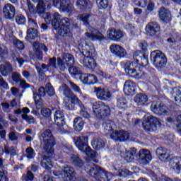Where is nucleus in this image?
I'll list each match as a JSON object with an SVG mask.
<instances>
[{
  "mask_svg": "<svg viewBox=\"0 0 181 181\" xmlns=\"http://www.w3.org/2000/svg\"><path fill=\"white\" fill-rule=\"evenodd\" d=\"M40 139L41 141V146L42 149L49 154V156H43L41 160V166L44 169L49 170L53 168V163H52V158L54 154V137L52 134L51 129H45L41 132L40 135Z\"/></svg>",
  "mask_w": 181,
  "mask_h": 181,
  "instance_id": "nucleus-1",
  "label": "nucleus"
},
{
  "mask_svg": "<svg viewBox=\"0 0 181 181\" xmlns=\"http://www.w3.org/2000/svg\"><path fill=\"white\" fill-rule=\"evenodd\" d=\"M122 156H124V159L127 162H132L135 158L137 159L140 165H148L152 160V154L151 151L146 149H141L136 153V148H133L130 151H120Z\"/></svg>",
  "mask_w": 181,
  "mask_h": 181,
  "instance_id": "nucleus-2",
  "label": "nucleus"
},
{
  "mask_svg": "<svg viewBox=\"0 0 181 181\" xmlns=\"http://www.w3.org/2000/svg\"><path fill=\"white\" fill-rule=\"evenodd\" d=\"M52 25L54 29L58 30L60 36H71L70 20L67 18H62V15L58 12L52 13Z\"/></svg>",
  "mask_w": 181,
  "mask_h": 181,
  "instance_id": "nucleus-3",
  "label": "nucleus"
},
{
  "mask_svg": "<svg viewBox=\"0 0 181 181\" xmlns=\"http://www.w3.org/2000/svg\"><path fill=\"white\" fill-rule=\"evenodd\" d=\"M74 142L76 146L78 148L81 152H83L93 160L95 163H98V160L97 159V153L91 149L88 146V136H80L74 138Z\"/></svg>",
  "mask_w": 181,
  "mask_h": 181,
  "instance_id": "nucleus-4",
  "label": "nucleus"
},
{
  "mask_svg": "<svg viewBox=\"0 0 181 181\" xmlns=\"http://www.w3.org/2000/svg\"><path fill=\"white\" fill-rule=\"evenodd\" d=\"M85 171L98 181H108L112 177L111 173H107L100 166L94 164L92 165H86Z\"/></svg>",
  "mask_w": 181,
  "mask_h": 181,
  "instance_id": "nucleus-5",
  "label": "nucleus"
},
{
  "mask_svg": "<svg viewBox=\"0 0 181 181\" xmlns=\"http://www.w3.org/2000/svg\"><path fill=\"white\" fill-rule=\"evenodd\" d=\"M123 64L126 73L131 74L134 78H141V80L146 78V74L144 71L143 66H139L138 64L131 61L123 62Z\"/></svg>",
  "mask_w": 181,
  "mask_h": 181,
  "instance_id": "nucleus-6",
  "label": "nucleus"
},
{
  "mask_svg": "<svg viewBox=\"0 0 181 181\" xmlns=\"http://www.w3.org/2000/svg\"><path fill=\"white\" fill-rule=\"evenodd\" d=\"M93 112L94 115L98 117V118L110 117L111 115V108H110V106L101 101L96 102L93 104Z\"/></svg>",
  "mask_w": 181,
  "mask_h": 181,
  "instance_id": "nucleus-7",
  "label": "nucleus"
},
{
  "mask_svg": "<svg viewBox=\"0 0 181 181\" xmlns=\"http://www.w3.org/2000/svg\"><path fill=\"white\" fill-rule=\"evenodd\" d=\"M150 59L153 66L157 69H162L166 66V56L162 52L156 50L151 52L150 54Z\"/></svg>",
  "mask_w": 181,
  "mask_h": 181,
  "instance_id": "nucleus-8",
  "label": "nucleus"
},
{
  "mask_svg": "<svg viewBox=\"0 0 181 181\" xmlns=\"http://www.w3.org/2000/svg\"><path fill=\"white\" fill-rule=\"evenodd\" d=\"M59 175L64 181H87L84 177L77 179L74 168L70 165L64 166Z\"/></svg>",
  "mask_w": 181,
  "mask_h": 181,
  "instance_id": "nucleus-9",
  "label": "nucleus"
},
{
  "mask_svg": "<svg viewBox=\"0 0 181 181\" xmlns=\"http://www.w3.org/2000/svg\"><path fill=\"white\" fill-rule=\"evenodd\" d=\"M142 127L148 132H153L158 128H160V121L153 116H148L142 122Z\"/></svg>",
  "mask_w": 181,
  "mask_h": 181,
  "instance_id": "nucleus-10",
  "label": "nucleus"
},
{
  "mask_svg": "<svg viewBox=\"0 0 181 181\" xmlns=\"http://www.w3.org/2000/svg\"><path fill=\"white\" fill-rule=\"evenodd\" d=\"M35 4H37L36 7V12L38 15L42 16L44 18L46 23H52L53 16L49 12L45 13L46 9V4L44 0H32Z\"/></svg>",
  "mask_w": 181,
  "mask_h": 181,
  "instance_id": "nucleus-11",
  "label": "nucleus"
},
{
  "mask_svg": "<svg viewBox=\"0 0 181 181\" xmlns=\"http://www.w3.org/2000/svg\"><path fill=\"white\" fill-rule=\"evenodd\" d=\"M52 5L55 8L58 9H61L62 12L65 13H73L74 11V7L71 4L69 3V0H52Z\"/></svg>",
  "mask_w": 181,
  "mask_h": 181,
  "instance_id": "nucleus-12",
  "label": "nucleus"
},
{
  "mask_svg": "<svg viewBox=\"0 0 181 181\" xmlns=\"http://www.w3.org/2000/svg\"><path fill=\"white\" fill-rule=\"evenodd\" d=\"M94 93L96 94L97 98L102 101H107L111 98V93L107 88H94Z\"/></svg>",
  "mask_w": 181,
  "mask_h": 181,
  "instance_id": "nucleus-13",
  "label": "nucleus"
},
{
  "mask_svg": "<svg viewBox=\"0 0 181 181\" xmlns=\"http://www.w3.org/2000/svg\"><path fill=\"white\" fill-rule=\"evenodd\" d=\"M110 138L116 142H125L129 139V133L124 130L116 131L110 134Z\"/></svg>",
  "mask_w": 181,
  "mask_h": 181,
  "instance_id": "nucleus-14",
  "label": "nucleus"
},
{
  "mask_svg": "<svg viewBox=\"0 0 181 181\" xmlns=\"http://www.w3.org/2000/svg\"><path fill=\"white\" fill-rule=\"evenodd\" d=\"M110 50L112 54H115V56L119 59L127 57V50L119 45L112 44L110 47Z\"/></svg>",
  "mask_w": 181,
  "mask_h": 181,
  "instance_id": "nucleus-15",
  "label": "nucleus"
},
{
  "mask_svg": "<svg viewBox=\"0 0 181 181\" xmlns=\"http://www.w3.org/2000/svg\"><path fill=\"white\" fill-rule=\"evenodd\" d=\"M107 36L110 40L119 42L124 37V33L115 28H110L107 31Z\"/></svg>",
  "mask_w": 181,
  "mask_h": 181,
  "instance_id": "nucleus-16",
  "label": "nucleus"
},
{
  "mask_svg": "<svg viewBox=\"0 0 181 181\" xmlns=\"http://www.w3.org/2000/svg\"><path fill=\"white\" fill-rule=\"evenodd\" d=\"M3 15L6 19H13L16 15L15 6L11 4H6L3 7Z\"/></svg>",
  "mask_w": 181,
  "mask_h": 181,
  "instance_id": "nucleus-17",
  "label": "nucleus"
},
{
  "mask_svg": "<svg viewBox=\"0 0 181 181\" xmlns=\"http://www.w3.org/2000/svg\"><path fill=\"white\" fill-rule=\"evenodd\" d=\"M91 32L92 33H85L86 37L90 39V40H93V42H97V40H98V42H103V40H106V37L103 35V33L98 30L92 28Z\"/></svg>",
  "mask_w": 181,
  "mask_h": 181,
  "instance_id": "nucleus-18",
  "label": "nucleus"
},
{
  "mask_svg": "<svg viewBox=\"0 0 181 181\" xmlns=\"http://www.w3.org/2000/svg\"><path fill=\"white\" fill-rule=\"evenodd\" d=\"M160 30V26L155 21H151L146 26V32L148 36H155V35L159 33Z\"/></svg>",
  "mask_w": 181,
  "mask_h": 181,
  "instance_id": "nucleus-19",
  "label": "nucleus"
},
{
  "mask_svg": "<svg viewBox=\"0 0 181 181\" xmlns=\"http://www.w3.org/2000/svg\"><path fill=\"white\" fill-rule=\"evenodd\" d=\"M151 110L157 115H166L168 114L166 106L162 105L158 102H153L151 104Z\"/></svg>",
  "mask_w": 181,
  "mask_h": 181,
  "instance_id": "nucleus-20",
  "label": "nucleus"
},
{
  "mask_svg": "<svg viewBox=\"0 0 181 181\" xmlns=\"http://www.w3.org/2000/svg\"><path fill=\"white\" fill-rule=\"evenodd\" d=\"M136 84L131 80L126 81L124 84L123 91L126 95H134L135 94Z\"/></svg>",
  "mask_w": 181,
  "mask_h": 181,
  "instance_id": "nucleus-21",
  "label": "nucleus"
},
{
  "mask_svg": "<svg viewBox=\"0 0 181 181\" xmlns=\"http://www.w3.org/2000/svg\"><path fill=\"white\" fill-rule=\"evenodd\" d=\"M11 78L14 83H20V86L22 88H29L30 87V85L26 83V81L22 78L21 74L18 72H13L11 75Z\"/></svg>",
  "mask_w": 181,
  "mask_h": 181,
  "instance_id": "nucleus-22",
  "label": "nucleus"
},
{
  "mask_svg": "<svg viewBox=\"0 0 181 181\" xmlns=\"http://www.w3.org/2000/svg\"><path fill=\"white\" fill-rule=\"evenodd\" d=\"M158 16L163 22H165L166 23H168V22H170V20L172 19L170 11L165 7H161L159 9Z\"/></svg>",
  "mask_w": 181,
  "mask_h": 181,
  "instance_id": "nucleus-23",
  "label": "nucleus"
},
{
  "mask_svg": "<svg viewBox=\"0 0 181 181\" xmlns=\"http://www.w3.org/2000/svg\"><path fill=\"white\" fill-rule=\"evenodd\" d=\"M156 155L163 162H168L170 159L169 151L162 147L157 148Z\"/></svg>",
  "mask_w": 181,
  "mask_h": 181,
  "instance_id": "nucleus-24",
  "label": "nucleus"
},
{
  "mask_svg": "<svg viewBox=\"0 0 181 181\" xmlns=\"http://www.w3.org/2000/svg\"><path fill=\"white\" fill-rule=\"evenodd\" d=\"M54 119L55 124L59 128H61V127H64V125H66L64 113H63V112L60 110L56 111L54 115Z\"/></svg>",
  "mask_w": 181,
  "mask_h": 181,
  "instance_id": "nucleus-25",
  "label": "nucleus"
},
{
  "mask_svg": "<svg viewBox=\"0 0 181 181\" xmlns=\"http://www.w3.org/2000/svg\"><path fill=\"white\" fill-rule=\"evenodd\" d=\"M13 71L12 64L9 62H4L0 65V73L4 77H8V74H11Z\"/></svg>",
  "mask_w": 181,
  "mask_h": 181,
  "instance_id": "nucleus-26",
  "label": "nucleus"
},
{
  "mask_svg": "<svg viewBox=\"0 0 181 181\" xmlns=\"http://www.w3.org/2000/svg\"><path fill=\"white\" fill-rule=\"evenodd\" d=\"M170 166L177 173H180L181 172V158L175 157L170 160Z\"/></svg>",
  "mask_w": 181,
  "mask_h": 181,
  "instance_id": "nucleus-27",
  "label": "nucleus"
},
{
  "mask_svg": "<svg viewBox=\"0 0 181 181\" xmlns=\"http://www.w3.org/2000/svg\"><path fill=\"white\" fill-rule=\"evenodd\" d=\"M81 63H82L85 67H87V69H95L97 66L95 59L90 57H84L81 61Z\"/></svg>",
  "mask_w": 181,
  "mask_h": 181,
  "instance_id": "nucleus-28",
  "label": "nucleus"
},
{
  "mask_svg": "<svg viewBox=\"0 0 181 181\" xmlns=\"http://www.w3.org/2000/svg\"><path fill=\"white\" fill-rule=\"evenodd\" d=\"M103 127L105 132H106V134L107 135L110 134L111 135V134H112L114 132L113 131L116 128V126H115V123H114V122H112L111 120H107L103 124Z\"/></svg>",
  "mask_w": 181,
  "mask_h": 181,
  "instance_id": "nucleus-29",
  "label": "nucleus"
},
{
  "mask_svg": "<svg viewBox=\"0 0 181 181\" xmlns=\"http://www.w3.org/2000/svg\"><path fill=\"white\" fill-rule=\"evenodd\" d=\"M59 93L63 94V95L66 97V98H70L74 94V93L71 91V89H70V88L65 83H63L59 88Z\"/></svg>",
  "mask_w": 181,
  "mask_h": 181,
  "instance_id": "nucleus-30",
  "label": "nucleus"
},
{
  "mask_svg": "<svg viewBox=\"0 0 181 181\" xmlns=\"http://www.w3.org/2000/svg\"><path fill=\"white\" fill-rule=\"evenodd\" d=\"M70 159L71 163L73 165V166L79 168L80 169L84 168V161H83V160L78 156L72 155L71 156Z\"/></svg>",
  "mask_w": 181,
  "mask_h": 181,
  "instance_id": "nucleus-31",
  "label": "nucleus"
},
{
  "mask_svg": "<svg viewBox=\"0 0 181 181\" xmlns=\"http://www.w3.org/2000/svg\"><path fill=\"white\" fill-rule=\"evenodd\" d=\"M18 105V103H16V100L13 99L9 103L4 102L1 103V107L4 112H7V114H9L11 110Z\"/></svg>",
  "mask_w": 181,
  "mask_h": 181,
  "instance_id": "nucleus-32",
  "label": "nucleus"
},
{
  "mask_svg": "<svg viewBox=\"0 0 181 181\" xmlns=\"http://www.w3.org/2000/svg\"><path fill=\"white\" fill-rule=\"evenodd\" d=\"M134 101L139 107H143L148 103V96L145 94H138L134 97Z\"/></svg>",
  "mask_w": 181,
  "mask_h": 181,
  "instance_id": "nucleus-33",
  "label": "nucleus"
},
{
  "mask_svg": "<svg viewBox=\"0 0 181 181\" xmlns=\"http://www.w3.org/2000/svg\"><path fill=\"white\" fill-rule=\"evenodd\" d=\"M91 145L93 149L100 151V149H104L105 147V142L101 139H93L91 141Z\"/></svg>",
  "mask_w": 181,
  "mask_h": 181,
  "instance_id": "nucleus-34",
  "label": "nucleus"
},
{
  "mask_svg": "<svg viewBox=\"0 0 181 181\" xmlns=\"http://www.w3.org/2000/svg\"><path fill=\"white\" fill-rule=\"evenodd\" d=\"M170 97L172 100H174L175 103L181 104V88H175L173 89Z\"/></svg>",
  "mask_w": 181,
  "mask_h": 181,
  "instance_id": "nucleus-35",
  "label": "nucleus"
},
{
  "mask_svg": "<svg viewBox=\"0 0 181 181\" xmlns=\"http://www.w3.org/2000/svg\"><path fill=\"white\" fill-rule=\"evenodd\" d=\"M74 129L75 131H77V132H81V131H83V128H84V122L83 121V119L81 117H76L74 119Z\"/></svg>",
  "mask_w": 181,
  "mask_h": 181,
  "instance_id": "nucleus-36",
  "label": "nucleus"
},
{
  "mask_svg": "<svg viewBox=\"0 0 181 181\" xmlns=\"http://www.w3.org/2000/svg\"><path fill=\"white\" fill-rule=\"evenodd\" d=\"M43 44H40L38 42H35L33 44V49L35 52V54L37 57L38 60H42L43 55L42 54V47Z\"/></svg>",
  "mask_w": 181,
  "mask_h": 181,
  "instance_id": "nucleus-37",
  "label": "nucleus"
},
{
  "mask_svg": "<svg viewBox=\"0 0 181 181\" xmlns=\"http://www.w3.org/2000/svg\"><path fill=\"white\" fill-rule=\"evenodd\" d=\"M48 66L49 73H54L55 71H57L59 67L56 62V57H54L52 58H49L48 61Z\"/></svg>",
  "mask_w": 181,
  "mask_h": 181,
  "instance_id": "nucleus-38",
  "label": "nucleus"
},
{
  "mask_svg": "<svg viewBox=\"0 0 181 181\" xmlns=\"http://www.w3.org/2000/svg\"><path fill=\"white\" fill-rule=\"evenodd\" d=\"M63 60L66 62V66H70L74 64V57L71 54L64 53L62 55Z\"/></svg>",
  "mask_w": 181,
  "mask_h": 181,
  "instance_id": "nucleus-39",
  "label": "nucleus"
},
{
  "mask_svg": "<svg viewBox=\"0 0 181 181\" xmlns=\"http://www.w3.org/2000/svg\"><path fill=\"white\" fill-rule=\"evenodd\" d=\"M76 6L78 9H91V5L86 0H78L76 1Z\"/></svg>",
  "mask_w": 181,
  "mask_h": 181,
  "instance_id": "nucleus-40",
  "label": "nucleus"
},
{
  "mask_svg": "<svg viewBox=\"0 0 181 181\" xmlns=\"http://www.w3.org/2000/svg\"><path fill=\"white\" fill-rule=\"evenodd\" d=\"M37 30L36 28H30L27 30V37L31 40H35L37 37Z\"/></svg>",
  "mask_w": 181,
  "mask_h": 181,
  "instance_id": "nucleus-41",
  "label": "nucleus"
},
{
  "mask_svg": "<svg viewBox=\"0 0 181 181\" xmlns=\"http://www.w3.org/2000/svg\"><path fill=\"white\" fill-rule=\"evenodd\" d=\"M77 19L78 21H81V22L83 23V24L85 25V26H88V24L90 23V14H79L77 16Z\"/></svg>",
  "mask_w": 181,
  "mask_h": 181,
  "instance_id": "nucleus-42",
  "label": "nucleus"
},
{
  "mask_svg": "<svg viewBox=\"0 0 181 181\" xmlns=\"http://www.w3.org/2000/svg\"><path fill=\"white\" fill-rule=\"evenodd\" d=\"M80 111L78 112V115L81 117H83V118H86V119H88L90 118V114L87 111H86V107H84V105H81V107H79Z\"/></svg>",
  "mask_w": 181,
  "mask_h": 181,
  "instance_id": "nucleus-43",
  "label": "nucleus"
},
{
  "mask_svg": "<svg viewBox=\"0 0 181 181\" xmlns=\"http://www.w3.org/2000/svg\"><path fill=\"white\" fill-rule=\"evenodd\" d=\"M4 151L7 155L11 154L12 156H16L18 155V151L13 146H11L9 148H8V147L5 146Z\"/></svg>",
  "mask_w": 181,
  "mask_h": 181,
  "instance_id": "nucleus-44",
  "label": "nucleus"
},
{
  "mask_svg": "<svg viewBox=\"0 0 181 181\" xmlns=\"http://www.w3.org/2000/svg\"><path fill=\"white\" fill-rule=\"evenodd\" d=\"M45 90L49 97H53L56 93L54 92V88L52 86V83H48L45 86Z\"/></svg>",
  "mask_w": 181,
  "mask_h": 181,
  "instance_id": "nucleus-45",
  "label": "nucleus"
},
{
  "mask_svg": "<svg viewBox=\"0 0 181 181\" xmlns=\"http://www.w3.org/2000/svg\"><path fill=\"white\" fill-rule=\"evenodd\" d=\"M69 98H71V103L73 105H78L79 107L83 105V103H81V100H80L74 93Z\"/></svg>",
  "mask_w": 181,
  "mask_h": 181,
  "instance_id": "nucleus-46",
  "label": "nucleus"
},
{
  "mask_svg": "<svg viewBox=\"0 0 181 181\" xmlns=\"http://www.w3.org/2000/svg\"><path fill=\"white\" fill-rule=\"evenodd\" d=\"M16 22L18 25H25L26 23V18L22 14H18L16 16Z\"/></svg>",
  "mask_w": 181,
  "mask_h": 181,
  "instance_id": "nucleus-47",
  "label": "nucleus"
},
{
  "mask_svg": "<svg viewBox=\"0 0 181 181\" xmlns=\"http://www.w3.org/2000/svg\"><path fill=\"white\" fill-rule=\"evenodd\" d=\"M25 153H26V155H27V158L28 159H33V158H35L36 153H35V150H33L32 148V147H28L26 149H25Z\"/></svg>",
  "mask_w": 181,
  "mask_h": 181,
  "instance_id": "nucleus-48",
  "label": "nucleus"
},
{
  "mask_svg": "<svg viewBox=\"0 0 181 181\" xmlns=\"http://www.w3.org/2000/svg\"><path fill=\"white\" fill-rule=\"evenodd\" d=\"M69 87L74 91V93H77L78 94H81V89L80 88L79 86H77L76 83L69 81Z\"/></svg>",
  "mask_w": 181,
  "mask_h": 181,
  "instance_id": "nucleus-49",
  "label": "nucleus"
},
{
  "mask_svg": "<svg viewBox=\"0 0 181 181\" xmlns=\"http://www.w3.org/2000/svg\"><path fill=\"white\" fill-rule=\"evenodd\" d=\"M12 57L15 62H17L18 64L22 66V64L25 62V60H23V58L19 57V54L18 52H14L13 54H12Z\"/></svg>",
  "mask_w": 181,
  "mask_h": 181,
  "instance_id": "nucleus-50",
  "label": "nucleus"
},
{
  "mask_svg": "<svg viewBox=\"0 0 181 181\" xmlns=\"http://www.w3.org/2000/svg\"><path fill=\"white\" fill-rule=\"evenodd\" d=\"M117 107H119V108H125V107H127V99L123 97L118 98Z\"/></svg>",
  "mask_w": 181,
  "mask_h": 181,
  "instance_id": "nucleus-51",
  "label": "nucleus"
},
{
  "mask_svg": "<svg viewBox=\"0 0 181 181\" xmlns=\"http://www.w3.org/2000/svg\"><path fill=\"white\" fill-rule=\"evenodd\" d=\"M96 2L100 9H105L108 6V0H97Z\"/></svg>",
  "mask_w": 181,
  "mask_h": 181,
  "instance_id": "nucleus-52",
  "label": "nucleus"
},
{
  "mask_svg": "<svg viewBox=\"0 0 181 181\" xmlns=\"http://www.w3.org/2000/svg\"><path fill=\"white\" fill-rule=\"evenodd\" d=\"M23 119H25L28 124H35V117L25 114L21 115Z\"/></svg>",
  "mask_w": 181,
  "mask_h": 181,
  "instance_id": "nucleus-53",
  "label": "nucleus"
},
{
  "mask_svg": "<svg viewBox=\"0 0 181 181\" xmlns=\"http://www.w3.org/2000/svg\"><path fill=\"white\" fill-rule=\"evenodd\" d=\"M33 173H32V171H28L26 175H23L22 176V180L23 181H32L33 180Z\"/></svg>",
  "mask_w": 181,
  "mask_h": 181,
  "instance_id": "nucleus-54",
  "label": "nucleus"
},
{
  "mask_svg": "<svg viewBox=\"0 0 181 181\" xmlns=\"http://www.w3.org/2000/svg\"><path fill=\"white\" fill-rule=\"evenodd\" d=\"M41 115L46 118H49V117L52 115V110L47 107H42L41 109Z\"/></svg>",
  "mask_w": 181,
  "mask_h": 181,
  "instance_id": "nucleus-55",
  "label": "nucleus"
},
{
  "mask_svg": "<svg viewBox=\"0 0 181 181\" xmlns=\"http://www.w3.org/2000/svg\"><path fill=\"white\" fill-rule=\"evenodd\" d=\"M8 47L4 45L0 44V57H5V56H8Z\"/></svg>",
  "mask_w": 181,
  "mask_h": 181,
  "instance_id": "nucleus-56",
  "label": "nucleus"
},
{
  "mask_svg": "<svg viewBox=\"0 0 181 181\" xmlns=\"http://www.w3.org/2000/svg\"><path fill=\"white\" fill-rule=\"evenodd\" d=\"M57 66L61 70V71H66V65L64 64V62L62 60V58L59 57L57 58Z\"/></svg>",
  "mask_w": 181,
  "mask_h": 181,
  "instance_id": "nucleus-57",
  "label": "nucleus"
},
{
  "mask_svg": "<svg viewBox=\"0 0 181 181\" xmlns=\"http://www.w3.org/2000/svg\"><path fill=\"white\" fill-rule=\"evenodd\" d=\"M139 58H140V62L142 67H145L148 66V64L149 63V60L145 55L141 54V57H139Z\"/></svg>",
  "mask_w": 181,
  "mask_h": 181,
  "instance_id": "nucleus-58",
  "label": "nucleus"
},
{
  "mask_svg": "<svg viewBox=\"0 0 181 181\" xmlns=\"http://www.w3.org/2000/svg\"><path fill=\"white\" fill-rule=\"evenodd\" d=\"M126 29L131 33V35H135L137 32L136 28H135V26L132 25V24L126 25Z\"/></svg>",
  "mask_w": 181,
  "mask_h": 181,
  "instance_id": "nucleus-59",
  "label": "nucleus"
},
{
  "mask_svg": "<svg viewBox=\"0 0 181 181\" xmlns=\"http://www.w3.org/2000/svg\"><path fill=\"white\" fill-rule=\"evenodd\" d=\"M27 11H28L30 13H37V12H36L35 6H33L30 1H27Z\"/></svg>",
  "mask_w": 181,
  "mask_h": 181,
  "instance_id": "nucleus-60",
  "label": "nucleus"
},
{
  "mask_svg": "<svg viewBox=\"0 0 181 181\" xmlns=\"http://www.w3.org/2000/svg\"><path fill=\"white\" fill-rule=\"evenodd\" d=\"M69 71L70 74H71V76H76V74H80V71L78 70V69H77V67L74 66H69Z\"/></svg>",
  "mask_w": 181,
  "mask_h": 181,
  "instance_id": "nucleus-61",
  "label": "nucleus"
},
{
  "mask_svg": "<svg viewBox=\"0 0 181 181\" xmlns=\"http://www.w3.org/2000/svg\"><path fill=\"white\" fill-rule=\"evenodd\" d=\"M13 45L15 47L19 49V50H22L25 47V45L21 40H16L13 41Z\"/></svg>",
  "mask_w": 181,
  "mask_h": 181,
  "instance_id": "nucleus-62",
  "label": "nucleus"
},
{
  "mask_svg": "<svg viewBox=\"0 0 181 181\" xmlns=\"http://www.w3.org/2000/svg\"><path fill=\"white\" fill-rule=\"evenodd\" d=\"M0 87H2V88H4V90H9V85L4 80V78H2V76L0 75Z\"/></svg>",
  "mask_w": 181,
  "mask_h": 181,
  "instance_id": "nucleus-63",
  "label": "nucleus"
},
{
  "mask_svg": "<svg viewBox=\"0 0 181 181\" xmlns=\"http://www.w3.org/2000/svg\"><path fill=\"white\" fill-rule=\"evenodd\" d=\"M7 176L8 173L6 171L0 170V181H8Z\"/></svg>",
  "mask_w": 181,
  "mask_h": 181,
  "instance_id": "nucleus-64",
  "label": "nucleus"
}]
</instances>
